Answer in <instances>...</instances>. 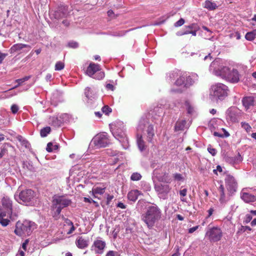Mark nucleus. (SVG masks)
Listing matches in <instances>:
<instances>
[{"instance_id": "f257e3e1", "label": "nucleus", "mask_w": 256, "mask_h": 256, "mask_svg": "<svg viewBox=\"0 0 256 256\" xmlns=\"http://www.w3.org/2000/svg\"><path fill=\"white\" fill-rule=\"evenodd\" d=\"M244 68V66L240 64L230 67L220 66L218 70H214L213 72L216 76H220L231 83L236 84L240 81Z\"/></svg>"}, {"instance_id": "f03ea898", "label": "nucleus", "mask_w": 256, "mask_h": 256, "mask_svg": "<svg viewBox=\"0 0 256 256\" xmlns=\"http://www.w3.org/2000/svg\"><path fill=\"white\" fill-rule=\"evenodd\" d=\"M177 93H184L198 80L196 74L179 70L177 72Z\"/></svg>"}, {"instance_id": "7ed1b4c3", "label": "nucleus", "mask_w": 256, "mask_h": 256, "mask_svg": "<svg viewBox=\"0 0 256 256\" xmlns=\"http://www.w3.org/2000/svg\"><path fill=\"white\" fill-rule=\"evenodd\" d=\"M160 218L161 211L156 206H151L148 207L146 212L141 216L142 220L149 228H152Z\"/></svg>"}, {"instance_id": "20e7f679", "label": "nucleus", "mask_w": 256, "mask_h": 256, "mask_svg": "<svg viewBox=\"0 0 256 256\" xmlns=\"http://www.w3.org/2000/svg\"><path fill=\"white\" fill-rule=\"evenodd\" d=\"M154 176L159 181L166 183H170L172 178H176V174L172 176L170 174V168L166 166H162L160 168H156L154 170Z\"/></svg>"}, {"instance_id": "39448f33", "label": "nucleus", "mask_w": 256, "mask_h": 256, "mask_svg": "<svg viewBox=\"0 0 256 256\" xmlns=\"http://www.w3.org/2000/svg\"><path fill=\"white\" fill-rule=\"evenodd\" d=\"M228 88L222 83H218L211 86L210 96L212 99L223 100L228 96Z\"/></svg>"}, {"instance_id": "423d86ee", "label": "nucleus", "mask_w": 256, "mask_h": 256, "mask_svg": "<svg viewBox=\"0 0 256 256\" xmlns=\"http://www.w3.org/2000/svg\"><path fill=\"white\" fill-rule=\"evenodd\" d=\"M32 224L30 222L24 220L23 222H18L16 225L14 233L18 236H29L32 232Z\"/></svg>"}, {"instance_id": "0eeeda50", "label": "nucleus", "mask_w": 256, "mask_h": 256, "mask_svg": "<svg viewBox=\"0 0 256 256\" xmlns=\"http://www.w3.org/2000/svg\"><path fill=\"white\" fill-rule=\"evenodd\" d=\"M222 236V232L220 228L218 227L209 228L206 234V236L211 242H216L220 240Z\"/></svg>"}, {"instance_id": "6e6552de", "label": "nucleus", "mask_w": 256, "mask_h": 256, "mask_svg": "<svg viewBox=\"0 0 256 256\" xmlns=\"http://www.w3.org/2000/svg\"><path fill=\"white\" fill-rule=\"evenodd\" d=\"M93 142L98 148H105L109 144L110 140L106 134L100 133L94 138Z\"/></svg>"}, {"instance_id": "1a4fd4ad", "label": "nucleus", "mask_w": 256, "mask_h": 256, "mask_svg": "<svg viewBox=\"0 0 256 256\" xmlns=\"http://www.w3.org/2000/svg\"><path fill=\"white\" fill-rule=\"evenodd\" d=\"M224 182L228 191V194L231 196L236 191L238 188L237 182L234 178L230 174L226 176Z\"/></svg>"}, {"instance_id": "9d476101", "label": "nucleus", "mask_w": 256, "mask_h": 256, "mask_svg": "<svg viewBox=\"0 0 256 256\" xmlns=\"http://www.w3.org/2000/svg\"><path fill=\"white\" fill-rule=\"evenodd\" d=\"M2 204L4 208L8 212L10 218L14 220V217L16 218L18 216L12 213V202L10 198L8 196H4L2 199Z\"/></svg>"}, {"instance_id": "9b49d317", "label": "nucleus", "mask_w": 256, "mask_h": 256, "mask_svg": "<svg viewBox=\"0 0 256 256\" xmlns=\"http://www.w3.org/2000/svg\"><path fill=\"white\" fill-rule=\"evenodd\" d=\"M35 196V192L30 189L22 191L19 194V198L24 203H28L32 200Z\"/></svg>"}, {"instance_id": "f8f14e48", "label": "nucleus", "mask_w": 256, "mask_h": 256, "mask_svg": "<svg viewBox=\"0 0 256 256\" xmlns=\"http://www.w3.org/2000/svg\"><path fill=\"white\" fill-rule=\"evenodd\" d=\"M243 106L246 111L252 110L256 104V97L254 96H246L242 100Z\"/></svg>"}, {"instance_id": "ddd939ff", "label": "nucleus", "mask_w": 256, "mask_h": 256, "mask_svg": "<svg viewBox=\"0 0 256 256\" xmlns=\"http://www.w3.org/2000/svg\"><path fill=\"white\" fill-rule=\"evenodd\" d=\"M248 188H244L240 192V198L246 203H250L256 201V196L248 192Z\"/></svg>"}, {"instance_id": "4468645a", "label": "nucleus", "mask_w": 256, "mask_h": 256, "mask_svg": "<svg viewBox=\"0 0 256 256\" xmlns=\"http://www.w3.org/2000/svg\"><path fill=\"white\" fill-rule=\"evenodd\" d=\"M227 119L232 122H238L239 118L238 110L236 107H231L229 108L226 112Z\"/></svg>"}, {"instance_id": "2eb2a0df", "label": "nucleus", "mask_w": 256, "mask_h": 256, "mask_svg": "<svg viewBox=\"0 0 256 256\" xmlns=\"http://www.w3.org/2000/svg\"><path fill=\"white\" fill-rule=\"evenodd\" d=\"M52 202L54 206H62L64 208L69 206L72 202L70 200L62 196L54 198Z\"/></svg>"}, {"instance_id": "dca6fc26", "label": "nucleus", "mask_w": 256, "mask_h": 256, "mask_svg": "<svg viewBox=\"0 0 256 256\" xmlns=\"http://www.w3.org/2000/svg\"><path fill=\"white\" fill-rule=\"evenodd\" d=\"M106 246V242L100 240H95L91 246V250H94L96 254H101Z\"/></svg>"}, {"instance_id": "f3484780", "label": "nucleus", "mask_w": 256, "mask_h": 256, "mask_svg": "<svg viewBox=\"0 0 256 256\" xmlns=\"http://www.w3.org/2000/svg\"><path fill=\"white\" fill-rule=\"evenodd\" d=\"M154 189L158 194L166 195L169 192L170 188L168 184L157 183L154 185Z\"/></svg>"}, {"instance_id": "a211bd4d", "label": "nucleus", "mask_w": 256, "mask_h": 256, "mask_svg": "<svg viewBox=\"0 0 256 256\" xmlns=\"http://www.w3.org/2000/svg\"><path fill=\"white\" fill-rule=\"evenodd\" d=\"M76 246L80 249H84L88 246V238L82 236H78L75 242Z\"/></svg>"}, {"instance_id": "6ab92c4d", "label": "nucleus", "mask_w": 256, "mask_h": 256, "mask_svg": "<svg viewBox=\"0 0 256 256\" xmlns=\"http://www.w3.org/2000/svg\"><path fill=\"white\" fill-rule=\"evenodd\" d=\"M100 70V64H96L95 63L92 62L88 66L86 69V74L92 77L97 72Z\"/></svg>"}, {"instance_id": "aec40b11", "label": "nucleus", "mask_w": 256, "mask_h": 256, "mask_svg": "<svg viewBox=\"0 0 256 256\" xmlns=\"http://www.w3.org/2000/svg\"><path fill=\"white\" fill-rule=\"evenodd\" d=\"M219 184V186L218 188V191L220 193V201L221 204H224L227 202V200L226 199V194L224 192V185L222 184V181L218 182Z\"/></svg>"}, {"instance_id": "412c9836", "label": "nucleus", "mask_w": 256, "mask_h": 256, "mask_svg": "<svg viewBox=\"0 0 256 256\" xmlns=\"http://www.w3.org/2000/svg\"><path fill=\"white\" fill-rule=\"evenodd\" d=\"M106 188L105 186L104 187H100V186H94L93 187L92 190L90 192V193H92V195L95 198H98L97 194H103L106 190Z\"/></svg>"}, {"instance_id": "4be33fe9", "label": "nucleus", "mask_w": 256, "mask_h": 256, "mask_svg": "<svg viewBox=\"0 0 256 256\" xmlns=\"http://www.w3.org/2000/svg\"><path fill=\"white\" fill-rule=\"evenodd\" d=\"M141 194V192L137 190H132L128 193V198L130 200L135 202L138 199V196Z\"/></svg>"}, {"instance_id": "5701e85b", "label": "nucleus", "mask_w": 256, "mask_h": 256, "mask_svg": "<svg viewBox=\"0 0 256 256\" xmlns=\"http://www.w3.org/2000/svg\"><path fill=\"white\" fill-rule=\"evenodd\" d=\"M194 24H192L190 26H188L186 27V30L182 32V31H178L177 32V35L178 36H182L184 34H191L192 36H196V30H191L192 29L194 28Z\"/></svg>"}, {"instance_id": "b1692460", "label": "nucleus", "mask_w": 256, "mask_h": 256, "mask_svg": "<svg viewBox=\"0 0 256 256\" xmlns=\"http://www.w3.org/2000/svg\"><path fill=\"white\" fill-rule=\"evenodd\" d=\"M187 192L188 190L186 188H182L179 191L180 198V200L182 202H184L186 203L188 202V200L187 196Z\"/></svg>"}, {"instance_id": "393cba45", "label": "nucleus", "mask_w": 256, "mask_h": 256, "mask_svg": "<svg viewBox=\"0 0 256 256\" xmlns=\"http://www.w3.org/2000/svg\"><path fill=\"white\" fill-rule=\"evenodd\" d=\"M24 48H30V46L26 44H17L13 45L10 49V53L14 52L20 50Z\"/></svg>"}, {"instance_id": "a878e982", "label": "nucleus", "mask_w": 256, "mask_h": 256, "mask_svg": "<svg viewBox=\"0 0 256 256\" xmlns=\"http://www.w3.org/2000/svg\"><path fill=\"white\" fill-rule=\"evenodd\" d=\"M137 144L140 151H142L146 149L144 142L142 139V135H137Z\"/></svg>"}, {"instance_id": "bb28decb", "label": "nucleus", "mask_w": 256, "mask_h": 256, "mask_svg": "<svg viewBox=\"0 0 256 256\" xmlns=\"http://www.w3.org/2000/svg\"><path fill=\"white\" fill-rule=\"evenodd\" d=\"M154 128L152 125L148 126L146 132H147V138L148 141L150 142H152L153 136H154Z\"/></svg>"}, {"instance_id": "cd10ccee", "label": "nucleus", "mask_w": 256, "mask_h": 256, "mask_svg": "<svg viewBox=\"0 0 256 256\" xmlns=\"http://www.w3.org/2000/svg\"><path fill=\"white\" fill-rule=\"evenodd\" d=\"M188 113L192 114L194 112V108L192 104L188 101H186L184 103Z\"/></svg>"}, {"instance_id": "c85d7f7f", "label": "nucleus", "mask_w": 256, "mask_h": 256, "mask_svg": "<svg viewBox=\"0 0 256 256\" xmlns=\"http://www.w3.org/2000/svg\"><path fill=\"white\" fill-rule=\"evenodd\" d=\"M256 35V30H254L252 32H247L245 36V38L248 40H252L254 39Z\"/></svg>"}, {"instance_id": "c756f323", "label": "nucleus", "mask_w": 256, "mask_h": 256, "mask_svg": "<svg viewBox=\"0 0 256 256\" xmlns=\"http://www.w3.org/2000/svg\"><path fill=\"white\" fill-rule=\"evenodd\" d=\"M51 128L50 126H46L42 128L40 131V134L42 137H46L50 133Z\"/></svg>"}, {"instance_id": "7c9ffc66", "label": "nucleus", "mask_w": 256, "mask_h": 256, "mask_svg": "<svg viewBox=\"0 0 256 256\" xmlns=\"http://www.w3.org/2000/svg\"><path fill=\"white\" fill-rule=\"evenodd\" d=\"M204 8L209 10H214L216 8V5L215 3L212 2L210 1H206L204 2Z\"/></svg>"}, {"instance_id": "2f4dec72", "label": "nucleus", "mask_w": 256, "mask_h": 256, "mask_svg": "<svg viewBox=\"0 0 256 256\" xmlns=\"http://www.w3.org/2000/svg\"><path fill=\"white\" fill-rule=\"evenodd\" d=\"M7 153L8 149L6 147V144H4L0 147V159L2 158Z\"/></svg>"}, {"instance_id": "473e14b6", "label": "nucleus", "mask_w": 256, "mask_h": 256, "mask_svg": "<svg viewBox=\"0 0 256 256\" xmlns=\"http://www.w3.org/2000/svg\"><path fill=\"white\" fill-rule=\"evenodd\" d=\"M186 120H181L179 122L178 126H177V130H184L185 127H186Z\"/></svg>"}, {"instance_id": "72a5a7b5", "label": "nucleus", "mask_w": 256, "mask_h": 256, "mask_svg": "<svg viewBox=\"0 0 256 256\" xmlns=\"http://www.w3.org/2000/svg\"><path fill=\"white\" fill-rule=\"evenodd\" d=\"M64 67V62L59 61L58 62L55 64V70H61Z\"/></svg>"}, {"instance_id": "f704fd0d", "label": "nucleus", "mask_w": 256, "mask_h": 256, "mask_svg": "<svg viewBox=\"0 0 256 256\" xmlns=\"http://www.w3.org/2000/svg\"><path fill=\"white\" fill-rule=\"evenodd\" d=\"M141 178L142 176L138 172L133 173L130 176L131 180L134 181L139 180L141 179Z\"/></svg>"}, {"instance_id": "c9c22d12", "label": "nucleus", "mask_w": 256, "mask_h": 256, "mask_svg": "<svg viewBox=\"0 0 256 256\" xmlns=\"http://www.w3.org/2000/svg\"><path fill=\"white\" fill-rule=\"evenodd\" d=\"M241 126L246 131V132H250L252 129V127L250 126V124L248 123L245 122H242Z\"/></svg>"}, {"instance_id": "e433bc0d", "label": "nucleus", "mask_w": 256, "mask_h": 256, "mask_svg": "<svg viewBox=\"0 0 256 256\" xmlns=\"http://www.w3.org/2000/svg\"><path fill=\"white\" fill-rule=\"evenodd\" d=\"M103 113L108 114L112 112V109L108 106H104L102 108Z\"/></svg>"}, {"instance_id": "4c0bfd02", "label": "nucleus", "mask_w": 256, "mask_h": 256, "mask_svg": "<svg viewBox=\"0 0 256 256\" xmlns=\"http://www.w3.org/2000/svg\"><path fill=\"white\" fill-rule=\"evenodd\" d=\"M10 222V220L7 218H2L0 219V223L4 226H7L8 224Z\"/></svg>"}, {"instance_id": "58836bf2", "label": "nucleus", "mask_w": 256, "mask_h": 256, "mask_svg": "<svg viewBox=\"0 0 256 256\" xmlns=\"http://www.w3.org/2000/svg\"><path fill=\"white\" fill-rule=\"evenodd\" d=\"M208 150L213 156H215L216 154V150L212 148L210 146L208 147Z\"/></svg>"}, {"instance_id": "ea45409f", "label": "nucleus", "mask_w": 256, "mask_h": 256, "mask_svg": "<svg viewBox=\"0 0 256 256\" xmlns=\"http://www.w3.org/2000/svg\"><path fill=\"white\" fill-rule=\"evenodd\" d=\"M68 46L72 48H77L78 46V44L74 41L70 42L68 43Z\"/></svg>"}, {"instance_id": "a19ab883", "label": "nucleus", "mask_w": 256, "mask_h": 256, "mask_svg": "<svg viewBox=\"0 0 256 256\" xmlns=\"http://www.w3.org/2000/svg\"><path fill=\"white\" fill-rule=\"evenodd\" d=\"M242 157L238 154V156H236L234 159L232 160L231 162H233L234 163H238L242 161Z\"/></svg>"}, {"instance_id": "79ce46f5", "label": "nucleus", "mask_w": 256, "mask_h": 256, "mask_svg": "<svg viewBox=\"0 0 256 256\" xmlns=\"http://www.w3.org/2000/svg\"><path fill=\"white\" fill-rule=\"evenodd\" d=\"M18 109H19L18 106L16 104H12L10 108L12 112L14 114H16L18 112Z\"/></svg>"}, {"instance_id": "37998d69", "label": "nucleus", "mask_w": 256, "mask_h": 256, "mask_svg": "<svg viewBox=\"0 0 256 256\" xmlns=\"http://www.w3.org/2000/svg\"><path fill=\"white\" fill-rule=\"evenodd\" d=\"M106 256H120V255L117 252L110 250L107 252Z\"/></svg>"}, {"instance_id": "c03bdc74", "label": "nucleus", "mask_w": 256, "mask_h": 256, "mask_svg": "<svg viewBox=\"0 0 256 256\" xmlns=\"http://www.w3.org/2000/svg\"><path fill=\"white\" fill-rule=\"evenodd\" d=\"M252 216L250 214H246L244 222L246 224L250 222L252 220Z\"/></svg>"}, {"instance_id": "a18cd8bd", "label": "nucleus", "mask_w": 256, "mask_h": 256, "mask_svg": "<svg viewBox=\"0 0 256 256\" xmlns=\"http://www.w3.org/2000/svg\"><path fill=\"white\" fill-rule=\"evenodd\" d=\"M52 146H53V144L52 142H48L47 144V146L46 148V151L48 152H52V150H53Z\"/></svg>"}, {"instance_id": "49530a36", "label": "nucleus", "mask_w": 256, "mask_h": 256, "mask_svg": "<svg viewBox=\"0 0 256 256\" xmlns=\"http://www.w3.org/2000/svg\"><path fill=\"white\" fill-rule=\"evenodd\" d=\"M212 60V56H210V54H208V55L204 56V60H208V62L211 61Z\"/></svg>"}, {"instance_id": "de8ad7c7", "label": "nucleus", "mask_w": 256, "mask_h": 256, "mask_svg": "<svg viewBox=\"0 0 256 256\" xmlns=\"http://www.w3.org/2000/svg\"><path fill=\"white\" fill-rule=\"evenodd\" d=\"M184 23V20L182 18H181L180 20L177 21V26H180L183 25Z\"/></svg>"}, {"instance_id": "09e8293b", "label": "nucleus", "mask_w": 256, "mask_h": 256, "mask_svg": "<svg viewBox=\"0 0 256 256\" xmlns=\"http://www.w3.org/2000/svg\"><path fill=\"white\" fill-rule=\"evenodd\" d=\"M55 206V208H56V212L58 214H60L62 211V210L63 208L62 207V206Z\"/></svg>"}, {"instance_id": "8fccbe9b", "label": "nucleus", "mask_w": 256, "mask_h": 256, "mask_svg": "<svg viewBox=\"0 0 256 256\" xmlns=\"http://www.w3.org/2000/svg\"><path fill=\"white\" fill-rule=\"evenodd\" d=\"M28 240H26L23 243H22V248L24 250H26V246L28 243Z\"/></svg>"}, {"instance_id": "3c124183", "label": "nucleus", "mask_w": 256, "mask_h": 256, "mask_svg": "<svg viewBox=\"0 0 256 256\" xmlns=\"http://www.w3.org/2000/svg\"><path fill=\"white\" fill-rule=\"evenodd\" d=\"M198 226H194L192 228H190L189 230H188V232L190 233V234H192V232H195L196 230H198Z\"/></svg>"}, {"instance_id": "603ef678", "label": "nucleus", "mask_w": 256, "mask_h": 256, "mask_svg": "<svg viewBox=\"0 0 256 256\" xmlns=\"http://www.w3.org/2000/svg\"><path fill=\"white\" fill-rule=\"evenodd\" d=\"M107 14H108V16H109V17H115L114 16V11L112 10H110L108 11L107 12Z\"/></svg>"}, {"instance_id": "864d4df0", "label": "nucleus", "mask_w": 256, "mask_h": 256, "mask_svg": "<svg viewBox=\"0 0 256 256\" xmlns=\"http://www.w3.org/2000/svg\"><path fill=\"white\" fill-rule=\"evenodd\" d=\"M222 168L220 166H216V170H213V172L214 174H217V171H218L220 172H222Z\"/></svg>"}, {"instance_id": "5fc2aeb1", "label": "nucleus", "mask_w": 256, "mask_h": 256, "mask_svg": "<svg viewBox=\"0 0 256 256\" xmlns=\"http://www.w3.org/2000/svg\"><path fill=\"white\" fill-rule=\"evenodd\" d=\"M16 82L18 83V84L15 86L13 88H17L24 82V81H23L22 78L18 79L16 80Z\"/></svg>"}, {"instance_id": "6e6d98bb", "label": "nucleus", "mask_w": 256, "mask_h": 256, "mask_svg": "<svg viewBox=\"0 0 256 256\" xmlns=\"http://www.w3.org/2000/svg\"><path fill=\"white\" fill-rule=\"evenodd\" d=\"M7 55L6 54H3L0 52V64L2 62V61Z\"/></svg>"}, {"instance_id": "4d7b16f0", "label": "nucleus", "mask_w": 256, "mask_h": 256, "mask_svg": "<svg viewBox=\"0 0 256 256\" xmlns=\"http://www.w3.org/2000/svg\"><path fill=\"white\" fill-rule=\"evenodd\" d=\"M84 200L85 202H88V203H91V202L96 203V202L94 200L92 199H90L89 198H84Z\"/></svg>"}, {"instance_id": "13d9d810", "label": "nucleus", "mask_w": 256, "mask_h": 256, "mask_svg": "<svg viewBox=\"0 0 256 256\" xmlns=\"http://www.w3.org/2000/svg\"><path fill=\"white\" fill-rule=\"evenodd\" d=\"M75 227L74 226V224L70 226V230L67 232L68 234H71L74 232V231L75 230Z\"/></svg>"}, {"instance_id": "bf43d9fd", "label": "nucleus", "mask_w": 256, "mask_h": 256, "mask_svg": "<svg viewBox=\"0 0 256 256\" xmlns=\"http://www.w3.org/2000/svg\"><path fill=\"white\" fill-rule=\"evenodd\" d=\"M114 198V196L112 195L108 194L106 200H107V204H109L110 202Z\"/></svg>"}, {"instance_id": "052dcab7", "label": "nucleus", "mask_w": 256, "mask_h": 256, "mask_svg": "<svg viewBox=\"0 0 256 256\" xmlns=\"http://www.w3.org/2000/svg\"><path fill=\"white\" fill-rule=\"evenodd\" d=\"M117 206L120 208H121L122 209H124V208H126V206L122 202H119Z\"/></svg>"}, {"instance_id": "680f3d73", "label": "nucleus", "mask_w": 256, "mask_h": 256, "mask_svg": "<svg viewBox=\"0 0 256 256\" xmlns=\"http://www.w3.org/2000/svg\"><path fill=\"white\" fill-rule=\"evenodd\" d=\"M106 88H108V89H110V90H114V86L112 84H108L106 86Z\"/></svg>"}, {"instance_id": "e2e57ef3", "label": "nucleus", "mask_w": 256, "mask_h": 256, "mask_svg": "<svg viewBox=\"0 0 256 256\" xmlns=\"http://www.w3.org/2000/svg\"><path fill=\"white\" fill-rule=\"evenodd\" d=\"M104 76V72H100L98 73V79H102Z\"/></svg>"}, {"instance_id": "0e129e2a", "label": "nucleus", "mask_w": 256, "mask_h": 256, "mask_svg": "<svg viewBox=\"0 0 256 256\" xmlns=\"http://www.w3.org/2000/svg\"><path fill=\"white\" fill-rule=\"evenodd\" d=\"M65 222L66 223V224L70 226L73 225V222L70 220H68V218H66V220Z\"/></svg>"}, {"instance_id": "69168bd1", "label": "nucleus", "mask_w": 256, "mask_h": 256, "mask_svg": "<svg viewBox=\"0 0 256 256\" xmlns=\"http://www.w3.org/2000/svg\"><path fill=\"white\" fill-rule=\"evenodd\" d=\"M208 217H210V216H211L214 212V209L213 208H210L208 211Z\"/></svg>"}, {"instance_id": "338daca9", "label": "nucleus", "mask_w": 256, "mask_h": 256, "mask_svg": "<svg viewBox=\"0 0 256 256\" xmlns=\"http://www.w3.org/2000/svg\"><path fill=\"white\" fill-rule=\"evenodd\" d=\"M222 130L224 132V137H228L230 136L229 133L224 128H222Z\"/></svg>"}, {"instance_id": "774afa93", "label": "nucleus", "mask_w": 256, "mask_h": 256, "mask_svg": "<svg viewBox=\"0 0 256 256\" xmlns=\"http://www.w3.org/2000/svg\"><path fill=\"white\" fill-rule=\"evenodd\" d=\"M250 224L252 226H254L256 225V218H254L251 222Z\"/></svg>"}]
</instances>
